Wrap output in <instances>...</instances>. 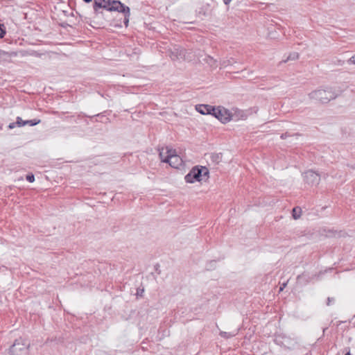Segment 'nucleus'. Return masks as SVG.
<instances>
[{"instance_id": "f257e3e1", "label": "nucleus", "mask_w": 355, "mask_h": 355, "mask_svg": "<svg viewBox=\"0 0 355 355\" xmlns=\"http://www.w3.org/2000/svg\"><path fill=\"white\" fill-rule=\"evenodd\" d=\"M209 171L205 166H196L192 168L185 176V181L188 183L207 181L209 178Z\"/></svg>"}, {"instance_id": "f03ea898", "label": "nucleus", "mask_w": 355, "mask_h": 355, "mask_svg": "<svg viewBox=\"0 0 355 355\" xmlns=\"http://www.w3.org/2000/svg\"><path fill=\"white\" fill-rule=\"evenodd\" d=\"M338 94L334 91L331 88H327L326 89H317L309 94V97L320 101L322 103H327L331 100L336 98Z\"/></svg>"}, {"instance_id": "7ed1b4c3", "label": "nucleus", "mask_w": 355, "mask_h": 355, "mask_svg": "<svg viewBox=\"0 0 355 355\" xmlns=\"http://www.w3.org/2000/svg\"><path fill=\"white\" fill-rule=\"evenodd\" d=\"M30 343L25 338H19L16 339L10 348L12 355H26L29 349Z\"/></svg>"}, {"instance_id": "20e7f679", "label": "nucleus", "mask_w": 355, "mask_h": 355, "mask_svg": "<svg viewBox=\"0 0 355 355\" xmlns=\"http://www.w3.org/2000/svg\"><path fill=\"white\" fill-rule=\"evenodd\" d=\"M216 119L220 121L223 123H226L231 121L233 116V114L231 111L222 106L215 107L213 113Z\"/></svg>"}, {"instance_id": "39448f33", "label": "nucleus", "mask_w": 355, "mask_h": 355, "mask_svg": "<svg viewBox=\"0 0 355 355\" xmlns=\"http://www.w3.org/2000/svg\"><path fill=\"white\" fill-rule=\"evenodd\" d=\"M114 2L120 1L116 0H94V9L95 12H97L99 8H102L109 11H114V10L111 9L112 7L116 6L114 5Z\"/></svg>"}, {"instance_id": "423d86ee", "label": "nucleus", "mask_w": 355, "mask_h": 355, "mask_svg": "<svg viewBox=\"0 0 355 355\" xmlns=\"http://www.w3.org/2000/svg\"><path fill=\"white\" fill-rule=\"evenodd\" d=\"M304 181L309 185L313 186L319 184L320 177L313 171L309 170L304 173Z\"/></svg>"}, {"instance_id": "0eeeda50", "label": "nucleus", "mask_w": 355, "mask_h": 355, "mask_svg": "<svg viewBox=\"0 0 355 355\" xmlns=\"http://www.w3.org/2000/svg\"><path fill=\"white\" fill-rule=\"evenodd\" d=\"M169 55L173 60L187 59L186 57V51L179 46H173V48L170 49Z\"/></svg>"}, {"instance_id": "6e6552de", "label": "nucleus", "mask_w": 355, "mask_h": 355, "mask_svg": "<svg viewBox=\"0 0 355 355\" xmlns=\"http://www.w3.org/2000/svg\"><path fill=\"white\" fill-rule=\"evenodd\" d=\"M114 5H115L116 6L112 7V9L114 10V11L122 12L125 15L124 24L125 26H128L130 15L129 7L125 6L121 2H114Z\"/></svg>"}, {"instance_id": "1a4fd4ad", "label": "nucleus", "mask_w": 355, "mask_h": 355, "mask_svg": "<svg viewBox=\"0 0 355 355\" xmlns=\"http://www.w3.org/2000/svg\"><path fill=\"white\" fill-rule=\"evenodd\" d=\"M182 159L176 154L175 150H173V153L171 154V156H169V159L167 160L166 163H168L171 167L178 168L182 165Z\"/></svg>"}, {"instance_id": "9d476101", "label": "nucleus", "mask_w": 355, "mask_h": 355, "mask_svg": "<svg viewBox=\"0 0 355 355\" xmlns=\"http://www.w3.org/2000/svg\"><path fill=\"white\" fill-rule=\"evenodd\" d=\"M171 153H173V149L168 146L161 148L159 149V157L162 162L166 163Z\"/></svg>"}, {"instance_id": "9b49d317", "label": "nucleus", "mask_w": 355, "mask_h": 355, "mask_svg": "<svg viewBox=\"0 0 355 355\" xmlns=\"http://www.w3.org/2000/svg\"><path fill=\"white\" fill-rule=\"evenodd\" d=\"M215 107L209 105H198L196 106V110L202 114L213 115Z\"/></svg>"}, {"instance_id": "f8f14e48", "label": "nucleus", "mask_w": 355, "mask_h": 355, "mask_svg": "<svg viewBox=\"0 0 355 355\" xmlns=\"http://www.w3.org/2000/svg\"><path fill=\"white\" fill-rule=\"evenodd\" d=\"M203 61L211 68H216L217 67V61L209 55H205L203 58Z\"/></svg>"}, {"instance_id": "ddd939ff", "label": "nucleus", "mask_w": 355, "mask_h": 355, "mask_svg": "<svg viewBox=\"0 0 355 355\" xmlns=\"http://www.w3.org/2000/svg\"><path fill=\"white\" fill-rule=\"evenodd\" d=\"M238 330L236 329L232 332L220 331V336L223 338H228L237 334Z\"/></svg>"}, {"instance_id": "4468645a", "label": "nucleus", "mask_w": 355, "mask_h": 355, "mask_svg": "<svg viewBox=\"0 0 355 355\" xmlns=\"http://www.w3.org/2000/svg\"><path fill=\"white\" fill-rule=\"evenodd\" d=\"M302 214V209L300 207H296L293 209L292 215L294 219H298Z\"/></svg>"}, {"instance_id": "2eb2a0df", "label": "nucleus", "mask_w": 355, "mask_h": 355, "mask_svg": "<svg viewBox=\"0 0 355 355\" xmlns=\"http://www.w3.org/2000/svg\"><path fill=\"white\" fill-rule=\"evenodd\" d=\"M324 232H326L325 236L327 237H336L340 236V232H338L337 231H334L333 230H329L326 231V230H324Z\"/></svg>"}, {"instance_id": "dca6fc26", "label": "nucleus", "mask_w": 355, "mask_h": 355, "mask_svg": "<svg viewBox=\"0 0 355 355\" xmlns=\"http://www.w3.org/2000/svg\"><path fill=\"white\" fill-rule=\"evenodd\" d=\"M222 157L221 153H213L211 155V159L212 161L218 163L222 160Z\"/></svg>"}, {"instance_id": "f3484780", "label": "nucleus", "mask_w": 355, "mask_h": 355, "mask_svg": "<svg viewBox=\"0 0 355 355\" xmlns=\"http://www.w3.org/2000/svg\"><path fill=\"white\" fill-rule=\"evenodd\" d=\"M40 123V120H36V119L27 120V121H24L23 126H24L26 125H29L31 126H33V125H35Z\"/></svg>"}, {"instance_id": "a211bd4d", "label": "nucleus", "mask_w": 355, "mask_h": 355, "mask_svg": "<svg viewBox=\"0 0 355 355\" xmlns=\"http://www.w3.org/2000/svg\"><path fill=\"white\" fill-rule=\"evenodd\" d=\"M299 58V54L296 52H293L291 53H290V55L288 56L287 59L286 60H284V62H287L288 60H295L297 59H298Z\"/></svg>"}, {"instance_id": "6ab92c4d", "label": "nucleus", "mask_w": 355, "mask_h": 355, "mask_svg": "<svg viewBox=\"0 0 355 355\" xmlns=\"http://www.w3.org/2000/svg\"><path fill=\"white\" fill-rule=\"evenodd\" d=\"M26 180L30 182H33L35 180V177L33 174H28L26 175Z\"/></svg>"}, {"instance_id": "aec40b11", "label": "nucleus", "mask_w": 355, "mask_h": 355, "mask_svg": "<svg viewBox=\"0 0 355 355\" xmlns=\"http://www.w3.org/2000/svg\"><path fill=\"white\" fill-rule=\"evenodd\" d=\"M24 121H23L21 119V117H17V121H16V124L19 126V127H21L23 126V123H24Z\"/></svg>"}, {"instance_id": "412c9836", "label": "nucleus", "mask_w": 355, "mask_h": 355, "mask_svg": "<svg viewBox=\"0 0 355 355\" xmlns=\"http://www.w3.org/2000/svg\"><path fill=\"white\" fill-rule=\"evenodd\" d=\"M258 111V108L256 107H254L252 108H250L248 110V114H251L252 113H257Z\"/></svg>"}, {"instance_id": "4be33fe9", "label": "nucleus", "mask_w": 355, "mask_h": 355, "mask_svg": "<svg viewBox=\"0 0 355 355\" xmlns=\"http://www.w3.org/2000/svg\"><path fill=\"white\" fill-rule=\"evenodd\" d=\"M334 300H334V297H329L327 298V306H329L332 302H334Z\"/></svg>"}, {"instance_id": "5701e85b", "label": "nucleus", "mask_w": 355, "mask_h": 355, "mask_svg": "<svg viewBox=\"0 0 355 355\" xmlns=\"http://www.w3.org/2000/svg\"><path fill=\"white\" fill-rule=\"evenodd\" d=\"M288 137H291V135H290L288 132L282 134V135L280 136L281 139H285Z\"/></svg>"}, {"instance_id": "b1692460", "label": "nucleus", "mask_w": 355, "mask_h": 355, "mask_svg": "<svg viewBox=\"0 0 355 355\" xmlns=\"http://www.w3.org/2000/svg\"><path fill=\"white\" fill-rule=\"evenodd\" d=\"M16 125H17L16 123H11L9 124L8 128L10 129H12L15 127Z\"/></svg>"}, {"instance_id": "393cba45", "label": "nucleus", "mask_w": 355, "mask_h": 355, "mask_svg": "<svg viewBox=\"0 0 355 355\" xmlns=\"http://www.w3.org/2000/svg\"><path fill=\"white\" fill-rule=\"evenodd\" d=\"M352 64H355V55H353L349 60Z\"/></svg>"}, {"instance_id": "a878e982", "label": "nucleus", "mask_w": 355, "mask_h": 355, "mask_svg": "<svg viewBox=\"0 0 355 355\" xmlns=\"http://www.w3.org/2000/svg\"><path fill=\"white\" fill-rule=\"evenodd\" d=\"M286 286V283L283 284L282 286L279 288V291H283V289L285 288Z\"/></svg>"}, {"instance_id": "bb28decb", "label": "nucleus", "mask_w": 355, "mask_h": 355, "mask_svg": "<svg viewBox=\"0 0 355 355\" xmlns=\"http://www.w3.org/2000/svg\"><path fill=\"white\" fill-rule=\"evenodd\" d=\"M232 1V0H223L224 3H225L226 5L229 4V3H230V1Z\"/></svg>"}, {"instance_id": "cd10ccee", "label": "nucleus", "mask_w": 355, "mask_h": 355, "mask_svg": "<svg viewBox=\"0 0 355 355\" xmlns=\"http://www.w3.org/2000/svg\"><path fill=\"white\" fill-rule=\"evenodd\" d=\"M345 355H351L350 352L348 351Z\"/></svg>"}, {"instance_id": "c85d7f7f", "label": "nucleus", "mask_w": 355, "mask_h": 355, "mask_svg": "<svg viewBox=\"0 0 355 355\" xmlns=\"http://www.w3.org/2000/svg\"><path fill=\"white\" fill-rule=\"evenodd\" d=\"M84 1H85V2H87V3H89V2H90L92 0H84Z\"/></svg>"}]
</instances>
